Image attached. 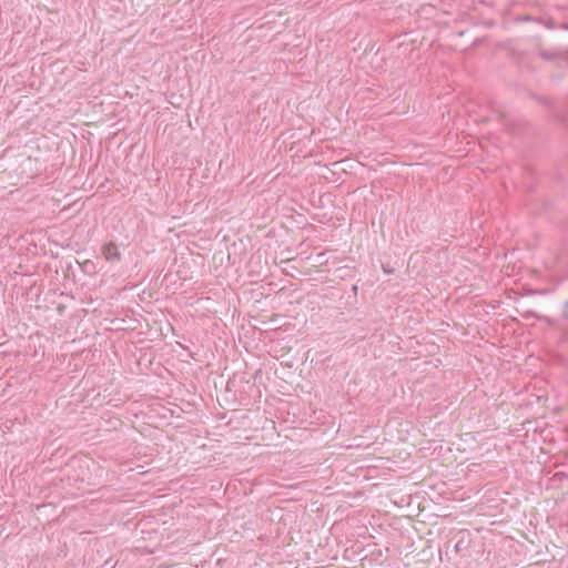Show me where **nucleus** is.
<instances>
[{
	"label": "nucleus",
	"mask_w": 568,
	"mask_h": 568,
	"mask_svg": "<svg viewBox=\"0 0 568 568\" xmlns=\"http://www.w3.org/2000/svg\"><path fill=\"white\" fill-rule=\"evenodd\" d=\"M566 307H568V301L565 303Z\"/></svg>",
	"instance_id": "obj_6"
},
{
	"label": "nucleus",
	"mask_w": 568,
	"mask_h": 568,
	"mask_svg": "<svg viewBox=\"0 0 568 568\" xmlns=\"http://www.w3.org/2000/svg\"><path fill=\"white\" fill-rule=\"evenodd\" d=\"M384 272H386V273H390L392 271H390L389 268H385V267H384Z\"/></svg>",
	"instance_id": "obj_4"
},
{
	"label": "nucleus",
	"mask_w": 568,
	"mask_h": 568,
	"mask_svg": "<svg viewBox=\"0 0 568 568\" xmlns=\"http://www.w3.org/2000/svg\"><path fill=\"white\" fill-rule=\"evenodd\" d=\"M537 54L540 59L548 62H560L568 60V51L564 48H544L541 45L537 49Z\"/></svg>",
	"instance_id": "obj_1"
},
{
	"label": "nucleus",
	"mask_w": 568,
	"mask_h": 568,
	"mask_svg": "<svg viewBox=\"0 0 568 568\" xmlns=\"http://www.w3.org/2000/svg\"><path fill=\"white\" fill-rule=\"evenodd\" d=\"M356 291H357V286H356V285H354V286H353V292H356Z\"/></svg>",
	"instance_id": "obj_5"
},
{
	"label": "nucleus",
	"mask_w": 568,
	"mask_h": 568,
	"mask_svg": "<svg viewBox=\"0 0 568 568\" xmlns=\"http://www.w3.org/2000/svg\"><path fill=\"white\" fill-rule=\"evenodd\" d=\"M523 20H525V21H530V20H532V19H531L530 17H525V18H523Z\"/></svg>",
	"instance_id": "obj_3"
},
{
	"label": "nucleus",
	"mask_w": 568,
	"mask_h": 568,
	"mask_svg": "<svg viewBox=\"0 0 568 568\" xmlns=\"http://www.w3.org/2000/svg\"><path fill=\"white\" fill-rule=\"evenodd\" d=\"M102 254L109 262H115L120 260V252L114 243H108L102 247Z\"/></svg>",
	"instance_id": "obj_2"
}]
</instances>
